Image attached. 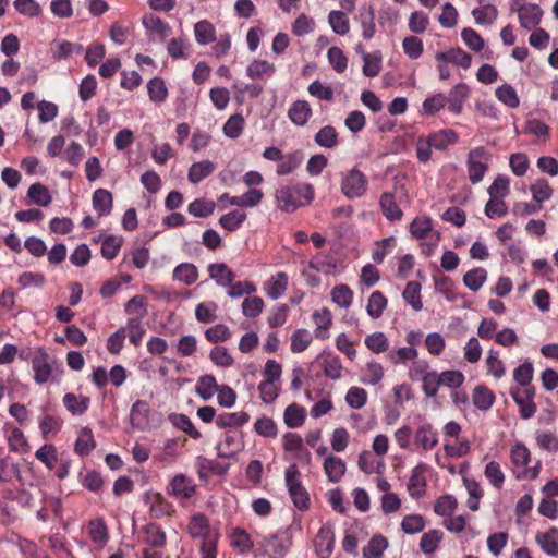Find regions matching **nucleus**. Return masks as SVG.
Returning a JSON list of instances; mask_svg holds the SVG:
<instances>
[{
	"label": "nucleus",
	"instance_id": "ea45409f",
	"mask_svg": "<svg viewBox=\"0 0 558 558\" xmlns=\"http://www.w3.org/2000/svg\"><path fill=\"white\" fill-rule=\"evenodd\" d=\"M275 73V65L266 60H254L246 68V75L252 78L270 77Z\"/></svg>",
	"mask_w": 558,
	"mask_h": 558
},
{
	"label": "nucleus",
	"instance_id": "ddd939ff",
	"mask_svg": "<svg viewBox=\"0 0 558 558\" xmlns=\"http://www.w3.org/2000/svg\"><path fill=\"white\" fill-rule=\"evenodd\" d=\"M32 368L34 371V380L39 384H46L51 374L52 366L49 363V355L46 351L40 350L32 360Z\"/></svg>",
	"mask_w": 558,
	"mask_h": 558
},
{
	"label": "nucleus",
	"instance_id": "09e8293b",
	"mask_svg": "<svg viewBox=\"0 0 558 558\" xmlns=\"http://www.w3.org/2000/svg\"><path fill=\"white\" fill-rule=\"evenodd\" d=\"M315 143L324 148H333L338 145V132L332 125L323 126L314 136Z\"/></svg>",
	"mask_w": 558,
	"mask_h": 558
},
{
	"label": "nucleus",
	"instance_id": "69168bd1",
	"mask_svg": "<svg viewBox=\"0 0 558 558\" xmlns=\"http://www.w3.org/2000/svg\"><path fill=\"white\" fill-rule=\"evenodd\" d=\"M48 547L59 557V558H69L71 556V551L68 547L65 536L61 533H54L47 537Z\"/></svg>",
	"mask_w": 558,
	"mask_h": 558
},
{
	"label": "nucleus",
	"instance_id": "e2e57ef3",
	"mask_svg": "<svg viewBox=\"0 0 558 558\" xmlns=\"http://www.w3.org/2000/svg\"><path fill=\"white\" fill-rule=\"evenodd\" d=\"M215 207V202L199 198L189 204L187 211L194 217L205 218L214 213Z\"/></svg>",
	"mask_w": 558,
	"mask_h": 558
},
{
	"label": "nucleus",
	"instance_id": "9d476101",
	"mask_svg": "<svg viewBox=\"0 0 558 558\" xmlns=\"http://www.w3.org/2000/svg\"><path fill=\"white\" fill-rule=\"evenodd\" d=\"M144 501L149 506V513L155 519L171 517L174 512L173 505L160 493L147 492L144 496Z\"/></svg>",
	"mask_w": 558,
	"mask_h": 558
},
{
	"label": "nucleus",
	"instance_id": "c9c22d12",
	"mask_svg": "<svg viewBox=\"0 0 558 558\" xmlns=\"http://www.w3.org/2000/svg\"><path fill=\"white\" fill-rule=\"evenodd\" d=\"M219 385L214 375H202L196 383L195 391L205 401L209 400L218 390Z\"/></svg>",
	"mask_w": 558,
	"mask_h": 558
},
{
	"label": "nucleus",
	"instance_id": "6e6552de",
	"mask_svg": "<svg viewBox=\"0 0 558 558\" xmlns=\"http://www.w3.org/2000/svg\"><path fill=\"white\" fill-rule=\"evenodd\" d=\"M490 154L484 147L470 150L468 156L469 179L473 184L481 182L488 169Z\"/></svg>",
	"mask_w": 558,
	"mask_h": 558
},
{
	"label": "nucleus",
	"instance_id": "37998d69",
	"mask_svg": "<svg viewBox=\"0 0 558 558\" xmlns=\"http://www.w3.org/2000/svg\"><path fill=\"white\" fill-rule=\"evenodd\" d=\"M198 278V270L195 265L182 263L173 270V279L187 286L193 284Z\"/></svg>",
	"mask_w": 558,
	"mask_h": 558
},
{
	"label": "nucleus",
	"instance_id": "5701e85b",
	"mask_svg": "<svg viewBox=\"0 0 558 558\" xmlns=\"http://www.w3.org/2000/svg\"><path fill=\"white\" fill-rule=\"evenodd\" d=\"M316 329L314 331L315 338L325 340L329 337V328L332 324V315L329 308L324 307L320 311H315L312 315Z\"/></svg>",
	"mask_w": 558,
	"mask_h": 558
},
{
	"label": "nucleus",
	"instance_id": "f3484780",
	"mask_svg": "<svg viewBox=\"0 0 558 558\" xmlns=\"http://www.w3.org/2000/svg\"><path fill=\"white\" fill-rule=\"evenodd\" d=\"M145 29L165 40L172 33L171 26L155 14H145L142 20Z\"/></svg>",
	"mask_w": 558,
	"mask_h": 558
},
{
	"label": "nucleus",
	"instance_id": "473e14b6",
	"mask_svg": "<svg viewBox=\"0 0 558 558\" xmlns=\"http://www.w3.org/2000/svg\"><path fill=\"white\" fill-rule=\"evenodd\" d=\"M250 421L246 412L221 413L216 417V425L219 428L240 427Z\"/></svg>",
	"mask_w": 558,
	"mask_h": 558
},
{
	"label": "nucleus",
	"instance_id": "864d4df0",
	"mask_svg": "<svg viewBox=\"0 0 558 558\" xmlns=\"http://www.w3.org/2000/svg\"><path fill=\"white\" fill-rule=\"evenodd\" d=\"M533 201L542 205L543 202L548 201L553 196V189L548 181L539 178L530 186Z\"/></svg>",
	"mask_w": 558,
	"mask_h": 558
},
{
	"label": "nucleus",
	"instance_id": "cd10ccee",
	"mask_svg": "<svg viewBox=\"0 0 558 558\" xmlns=\"http://www.w3.org/2000/svg\"><path fill=\"white\" fill-rule=\"evenodd\" d=\"M93 208L98 213L99 216L110 215L113 207L112 194L106 189H97L93 193Z\"/></svg>",
	"mask_w": 558,
	"mask_h": 558
},
{
	"label": "nucleus",
	"instance_id": "dca6fc26",
	"mask_svg": "<svg viewBox=\"0 0 558 558\" xmlns=\"http://www.w3.org/2000/svg\"><path fill=\"white\" fill-rule=\"evenodd\" d=\"M313 116V110L308 101L306 100H296L292 102L288 110V117L291 122L298 126H304L311 117Z\"/></svg>",
	"mask_w": 558,
	"mask_h": 558
},
{
	"label": "nucleus",
	"instance_id": "72a5a7b5",
	"mask_svg": "<svg viewBox=\"0 0 558 558\" xmlns=\"http://www.w3.org/2000/svg\"><path fill=\"white\" fill-rule=\"evenodd\" d=\"M304 159V155L301 150H295L283 155L280 163L277 166V174L278 175H287L293 172L296 168L300 167Z\"/></svg>",
	"mask_w": 558,
	"mask_h": 558
},
{
	"label": "nucleus",
	"instance_id": "e433bc0d",
	"mask_svg": "<svg viewBox=\"0 0 558 558\" xmlns=\"http://www.w3.org/2000/svg\"><path fill=\"white\" fill-rule=\"evenodd\" d=\"M215 170V165L209 160L194 162L187 172V179L191 183L197 184L209 177Z\"/></svg>",
	"mask_w": 558,
	"mask_h": 558
},
{
	"label": "nucleus",
	"instance_id": "de8ad7c7",
	"mask_svg": "<svg viewBox=\"0 0 558 558\" xmlns=\"http://www.w3.org/2000/svg\"><path fill=\"white\" fill-rule=\"evenodd\" d=\"M124 328H126L130 342L134 347H140L146 333V329L142 324V319H140V317H131L128 319L126 326Z\"/></svg>",
	"mask_w": 558,
	"mask_h": 558
},
{
	"label": "nucleus",
	"instance_id": "412c9836",
	"mask_svg": "<svg viewBox=\"0 0 558 558\" xmlns=\"http://www.w3.org/2000/svg\"><path fill=\"white\" fill-rule=\"evenodd\" d=\"M438 442L437 433L433 427L425 423L422 424L415 432L414 445L424 451L433 449Z\"/></svg>",
	"mask_w": 558,
	"mask_h": 558
},
{
	"label": "nucleus",
	"instance_id": "4c0bfd02",
	"mask_svg": "<svg viewBox=\"0 0 558 558\" xmlns=\"http://www.w3.org/2000/svg\"><path fill=\"white\" fill-rule=\"evenodd\" d=\"M195 39L199 45H208L216 40L215 26L207 20L198 21L194 25Z\"/></svg>",
	"mask_w": 558,
	"mask_h": 558
},
{
	"label": "nucleus",
	"instance_id": "4d7b16f0",
	"mask_svg": "<svg viewBox=\"0 0 558 558\" xmlns=\"http://www.w3.org/2000/svg\"><path fill=\"white\" fill-rule=\"evenodd\" d=\"M88 536L96 544H106L109 535L107 525L102 519L92 520L88 523Z\"/></svg>",
	"mask_w": 558,
	"mask_h": 558
},
{
	"label": "nucleus",
	"instance_id": "3c124183",
	"mask_svg": "<svg viewBox=\"0 0 558 558\" xmlns=\"http://www.w3.org/2000/svg\"><path fill=\"white\" fill-rule=\"evenodd\" d=\"M388 546V541L385 536L378 534L374 535L366 547L363 549L364 558H380L384 550Z\"/></svg>",
	"mask_w": 558,
	"mask_h": 558
},
{
	"label": "nucleus",
	"instance_id": "c85d7f7f",
	"mask_svg": "<svg viewBox=\"0 0 558 558\" xmlns=\"http://www.w3.org/2000/svg\"><path fill=\"white\" fill-rule=\"evenodd\" d=\"M360 22L362 26V36L368 40L374 37L376 33L375 25V10L371 4H363L360 8Z\"/></svg>",
	"mask_w": 558,
	"mask_h": 558
},
{
	"label": "nucleus",
	"instance_id": "39448f33",
	"mask_svg": "<svg viewBox=\"0 0 558 558\" xmlns=\"http://www.w3.org/2000/svg\"><path fill=\"white\" fill-rule=\"evenodd\" d=\"M286 485L289 495L295 508L300 511H306L311 506V499L307 490L303 486L300 476L301 473L296 464H291L286 470Z\"/></svg>",
	"mask_w": 558,
	"mask_h": 558
},
{
	"label": "nucleus",
	"instance_id": "6e6d98bb",
	"mask_svg": "<svg viewBox=\"0 0 558 558\" xmlns=\"http://www.w3.org/2000/svg\"><path fill=\"white\" fill-rule=\"evenodd\" d=\"M495 95L499 101L509 108L513 109L520 105V99L515 89L509 84H502L501 86L497 87Z\"/></svg>",
	"mask_w": 558,
	"mask_h": 558
},
{
	"label": "nucleus",
	"instance_id": "603ef678",
	"mask_svg": "<svg viewBox=\"0 0 558 558\" xmlns=\"http://www.w3.org/2000/svg\"><path fill=\"white\" fill-rule=\"evenodd\" d=\"M387 303L386 296L380 291H374L368 298L366 312L372 318H379Z\"/></svg>",
	"mask_w": 558,
	"mask_h": 558
},
{
	"label": "nucleus",
	"instance_id": "774afa93",
	"mask_svg": "<svg viewBox=\"0 0 558 558\" xmlns=\"http://www.w3.org/2000/svg\"><path fill=\"white\" fill-rule=\"evenodd\" d=\"M487 272L484 268H475L468 271L463 277L464 286L475 292L482 288L486 281Z\"/></svg>",
	"mask_w": 558,
	"mask_h": 558
},
{
	"label": "nucleus",
	"instance_id": "a19ab883",
	"mask_svg": "<svg viewBox=\"0 0 558 558\" xmlns=\"http://www.w3.org/2000/svg\"><path fill=\"white\" fill-rule=\"evenodd\" d=\"M95 447L96 442L94 440L92 430L88 427L82 428L75 441V452L82 457L88 456Z\"/></svg>",
	"mask_w": 558,
	"mask_h": 558
},
{
	"label": "nucleus",
	"instance_id": "052dcab7",
	"mask_svg": "<svg viewBox=\"0 0 558 558\" xmlns=\"http://www.w3.org/2000/svg\"><path fill=\"white\" fill-rule=\"evenodd\" d=\"M312 342V335L307 329L299 328L291 336V351L301 353L305 351Z\"/></svg>",
	"mask_w": 558,
	"mask_h": 558
},
{
	"label": "nucleus",
	"instance_id": "aec40b11",
	"mask_svg": "<svg viewBox=\"0 0 558 558\" xmlns=\"http://www.w3.org/2000/svg\"><path fill=\"white\" fill-rule=\"evenodd\" d=\"M150 409L149 404L145 400H137L132 404L130 411V420L132 426L137 429H145L148 426Z\"/></svg>",
	"mask_w": 558,
	"mask_h": 558
},
{
	"label": "nucleus",
	"instance_id": "2eb2a0df",
	"mask_svg": "<svg viewBox=\"0 0 558 558\" xmlns=\"http://www.w3.org/2000/svg\"><path fill=\"white\" fill-rule=\"evenodd\" d=\"M518 13L521 27L529 31L536 27L541 23L543 16V10L538 4L534 3L519 5Z\"/></svg>",
	"mask_w": 558,
	"mask_h": 558
},
{
	"label": "nucleus",
	"instance_id": "49530a36",
	"mask_svg": "<svg viewBox=\"0 0 558 558\" xmlns=\"http://www.w3.org/2000/svg\"><path fill=\"white\" fill-rule=\"evenodd\" d=\"M27 197L33 204L41 207L48 206L52 201L49 190L41 183L32 184L28 187Z\"/></svg>",
	"mask_w": 558,
	"mask_h": 558
},
{
	"label": "nucleus",
	"instance_id": "a211bd4d",
	"mask_svg": "<svg viewBox=\"0 0 558 558\" xmlns=\"http://www.w3.org/2000/svg\"><path fill=\"white\" fill-rule=\"evenodd\" d=\"M64 408L74 416L86 413L90 405V398L87 396H76L73 392H66L62 398Z\"/></svg>",
	"mask_w": 558,
	"mask_h": 558
},
{
	"label": "nucleus",
	"instance_id": "f257e3e1",
	"mask_svg": "<svg viewBox=\"0 0 558 558\" xmlns=\"http://www.w3.org/2000/svg\"><path fill=\"white\" fill-rule=\"evenodd\" d=\"M315 191L312 184L295 183L282 185L276 190L277 207L287 213H293L299 207L308 205L314 199Z\"/></svg>",
	"mask_w": 558,
	"mask_h": 558
},
{
	"label": "nucleus",
	"instance_id": "4468645a",
	"mask_svg": "<svg viewBox=\"0 0 558 558\" xmlns=\"http://www.w3.org/2000/svg\"><path fill=\"white\" fill-rule=\"evenodd\" d=\"M466 469V464L460 465V474L462 475L463 484L469 493V498L466 500V506L471 511H477L480 508V500L482 499L484 492L474 478H469L464 475V470Z\"/></svg>",
	"mask_w": 558,
	"mask_h": 558
},
{
	"label": "nucleus",
	"instance_id": "58836bf2",
	"mask_svg": "<svg viewBox=\"0 0 558 558\" xmlns=\"http://www.w3.org/2000/svg\"><path fill=\"white\" fill-rule=\"evenodd\" d=\"M473 404L481 411H487L495 402V395L485 386H476L472 395Z\"/></svg>",
	"mask_w": 558,
	"mask_h": 558
},
{
	"label": "nucleus",
	"instance_id": "13d9d810",
	"mask_svg": "<svg viewBox=\"0 0 558 558\" xmlns=\"http://www.w3.org/2000/svg\"><path fill=\"white\" fill-rule=\"evenodd\" d=\"M510 395L513 399V401L519 405L520 408V416L523 420L531 418L536 413L537 407L535 402H529L526 401L523 396L521 395V390L519 388H512L510 390Z\"/></svg>",
	"mask_w": 558,
	"mask_h": 558
},
{
	"label": "nucleus",
	"instance_id": "0e129e2a",
	"mask_svg": "<svg viewBox=\"0 0 558 558\" xmlns=\"http://www.w3.org/2000/svg\"><path fill=\"white\" fill-rule=\"evenodd\" d=\"M35 457L38 461L44 463L50 471L56 468L58 462V452L53 445H44L36 452Z\"/></svg>",
	"mask_w": 558,
	"mask_h": 558
},
{
	"label": "nucleus",
	"instance_id": "c756f323",
	"mask_svg": "<svg viewBox=\"0 0 558 558\" xmlns=\"http://www.w3.org/2000/svg\"><path fill=\"white\" fill-rule=\"evenodd\" d=\"M41 437L46 440L53 438L62 428L63 421L59 416L44 414L38 422Z\"/></svg>",
	"mask_w": 558,
	"mask_h": 558
},
{
	"label": "nucleus",
	"instance_id": "7c9ffc66",
	"mask_svg": "<svg viewBox=\"0 0 558 558\" xmlns=\"http://www.w3.org/2000/svg\"><path fill=\"white\" fill-rule=\"evenodd\" d=\"M324 471L330 482L337 483L345 473V463L339 457L329 456L324 461Z\"/></svg>",
	"mask_w": 558,
	"mask_h": 558
},
{
	"label": "nucleus",
	"instance_id": "a18cd8bd",
	"mask_svg": "<svg viewBox=\"0 0 558 558\" xmlns=\"http://www.w3.org/2000/svg\"><path fill=\"white\" fill-rule=\"evenodd\" d=\"M283 420L288 427L298 428L305 421V409L296 403H292L286 408Z\"/></svg>",
	"mask_w": 558,
	"mask_h": 558
},
{
	"label": "nucleus",
	"instance_id": "7ed1b4c3",
	"mask_svg": "<svg viewBox=\"0 0 558 558\" xmlns=\"http://www.w3.org/2000/svg\"><path fill=\"white\" fill-rule=\"evenodd\" d=\"M292 545L291 526L263 537L255 545V558H283Z\"/></svg>",
	"mask_w": 558,
	"mask_h": 558
},
{
	"label": "nucleus",
	"instance_id": "4be33fe9",
	"mask_svg": "<svg viewBox=\"0 0 558 558\" xmlns=\"http://www.w3.org/2000/svg\"><path fill=\"white\" fill-rule=\"evenodd\" d=\"M230 545L241 554L254 551L256 543L251 539V535L242 527H233L230 532Z\"/></svg>",
	"mask_w": 558,
	"mask_h": 558
},
{
	"label": "nucleus",
	"instance_id": "5fc2aeb1",
	"mask_svg": "<svg viewBox=\"0 0 558 558\" xmlns=\"http://www.w3.org/2000/svg\"><path fill=\"white\" fill-rule=\"evenodd\" d=\"M328 22L337 35L343 36L350 31V22L343 11H331L328 15Z\"/></svg>",
	"mask_w": 558,
	"mask_h": 558
},
{
	"label": "nucleus",
	"instance_id": "c03bdc74",
	"mask_svg": "<svg viewBox=\"0 0 558 558\" xmlns=\"http://www.w3.org/2000/svg\"><path fill=\"white\" fill-rule=\"evenodd\" d=\"M434 510L437 514L447 517L445 519V526L449 531H453V497L444 496L439 498L434 506Z\"/></svg>",
	"mask_w": 558,
	"mask_h": 558
},
{
	"label": "nucleus",
	"instance_id": "393cba45",
	"mask_svg": "<svg viewBox=\"0 0 558 558\" xmlns=\"http://www.w3.org/2000/svg\"><path fill=\"white\" fill-rule=\"evenodd\" d=\"M208 272L213 280L220 287H229L234 281L235 274L225 263H215L208 266Z\"/></svg>",
	"mask_w": 558,
	"mask_h": 558
},
{
	"label": "nucleus",
	"instance_id": "2f4dec72",
	"mask_svg": "<svg viewBox=\"0 0 558 558\" xmlns=\"http://www.w3.org/2000/svg\"><path fill=\"white\" fill-rule=\"evenodd\" d=\"M536 541L541 545L542 549L549 556L558 555V529L550 527L545 533H538Z\"/></svg>",
	"mask_w": 558,
	"mask_h": 558
},
{
	"label": "nucleus",
	"instance_id": "680f3d73",
	"mask_svg": "<svg viewBox=\"0 0 558 558\" xmlns=\"http://www.w3.org/2000/svg\"><path fill=\"white\" fill-rule=\"evenodd\" d=\"M123 240L113 234L105 236L101 243V256L107 260H112L118 255Z\"/></svg>",
	"mask_w": 558,
	"mask_h": 558
},
{
	"label": "nucleus",
	"instance_id": "f03ea898",
	"mask_svg": "<svg viewBox=\"0 0 558 558\" xmlns=\"http://www.w3.org/2000/svg\"><path fill=\"white\" fill-rule=\"evenodd\" d=\"M137 542L142 545L141 558H165L167 535L160 525L156 523L144 525Z\"/></svg>",
	"mask_w": 558,
	"mask_h": 558
},
{
	"label": "nucleus",
	"instance_id": "f704fd0d",
	"mask_svg": "<svg viewBox=\"0 0 558 558\" xmlns=\"http://www.w3.org/2000/svg\"><path fill=\"white\" fill-rule=\"evenodd\" d=\"M448 105L449 109H453V104L449 101V98L444 94H435L427 97L422 105V114L433 116L438 112L441 108Z\"/></svg>",
	"mask_w": 558,
	"mask_h": 558
},
{
	"label": "nucleus",
	"instance_id": "79ce46f5",
	"mask_svg": "<svg viewBox=\"0 0 558 558\" xmlns=\"http://www.w3.org/2000/svg\"><path fill=\"white\" fill-rule=\"evenodd\" d=\"M242 444L238 440L235 434L226 433L225 439L217 446L218 457L230 458L236 454L242 449Z\"/></svg>",
	"mask_w": 558,
	"mask_h": 558
},
{
	"label": "nucleus",
	"instance_id": "338daca9",
	"mask_svg": "<svg viewBox=\"0 0 558 558\" xmlns=\"http://www.w3.org/2000/svg\"><path fill=\"white\" fill-rule=\"evenodd\" d=\"M332 301L340 307H349L353 300V291L349 286L340 283L333 287L331 290Z\"/></svg>",
	"mask_w": 558,
	"mask_h": 558
},
{
	"label": "nucleus",
	"instance_id": "1a4fd4ad",
	"mask_svg": "<svg viewBox=\"0 0 558 558\" xmlns=\"http://www.w3.org/2000/svg\"><path fill=\"white\" fill-rule=\"evenodd\" d=\"M423 390L426 396L435 397L440 388L446 387L450 390V396L453 397V371H446L441 374L437 372H429L428 375L423 377Z\"/></svg>",
	"mask_w": 558,
	"mask_h": 558
},
{
	"label": "nucleus",
	"instance_id": "9b49d317",
	"mask_svg": "<svg viewBox=\"0 0 558 558\" xmlns=\"http://www.w3.org/2000/svg\"><path fill=\"white\" fill-rule=\"evenodd\" d=\"M315 549L319 558H329L335 548V533L330 524H324L316 537Z\"/></svg>",
	"mask_w": 558,
	"mask_h": 558
},
{
	"label": "nucleus",
	"instance_id": "bb28decb",
	"mask_svg": "<svg viewBox=\"0 0 558 558\" xmlns=\"http://www.w3.org/2000/svg\"><path fill=\"white\" fill-rule=\"evenodd\" d=\"M289 284V277L284 271L277 272L266 282V293L271 300L281 298Z\"/></svg>",
	"mask_w": 558,
	"mask_h": 558
},
{
	"label": "nucleus",
	"instance_id": "20e7f679",
	"mask_svg": "<svg viewBox=\"0 0 558 558\" xmlns=\"http://www.w3.org/2000/svg\"><path fill=\"white\" fill-rule=\"evenodd\" d=\"M531 461V453L523 444H517L511 449V462L513 464V475L517 480H535L541 471L542 462L536 461L535 465L527 468Z\"/></svg>",
	"mask_w": 558,
	"mask_h": 558
},
{
	"label": "nucleus",
	"instance_id": "bf43d9fd",
	"mask_svg": "<svg viewBox=\"0 0 558 558\" xmlns=\"http://www.w3.org/2000/svg\"><path fill=\"white\" fill-rule=\"evenodd\" d=\"M425 477L420 466H416L408 482V492L412 497H421L425 493Z\"/></svg>",
	"mask_w": 558,
	"mask_h": 558
},
{
	"label": "nucleus",
	"instance_id": "b1692460",
	"mask_svg": "<svg viewBox=\"0 0 558 558\" xmlns=\"http://www.w3.org/2000/svg\"><path fill=\"white\" fill-rule=\"evenodd\" d=\"M379 205L384 216L389 221H398L402 218L403 213L396 201V195L390 192H384L379 198Z\"/></svg>",
	"mask_w": 558,
	"mask_h": 558
},
{
	"label": "nucleus",
	"instance_id": "0eeeda50",
	"mask_svg": "<svg viewBox=\"0 0 558 558\" xmlns=\"http://www.w3.org/2000/svg\"><path fill=\"white\" fill-rule=\"evenodd\" d=\"M368 179L357 167L341 172V192L347 198L362 197L366 193Z\"/></svg>",
	"mask_w": 558,
	"mask_h": 558
},
{
	"label": "nucleus",
	"instance_id": "6ab92c4d",
	"mask_svg": "<svg viewBox=\"0 0 558 558\" xmlns=\"http://www.w3.org/2000/svg\"><path fill=\"white\" fill-rule=\"evenodd\" d=\"M317 361L320 363L326 377L333 380L341 377L342 364L339 356L324 351L318 355Z\"/></svg>",
	"mask_w": 558,
	"mask_h": 558
},
{
	"label": "nucleus",
	"instance_id": "f8f14e48",
	"mask_svg": "<svg viewBox=\"0 0 558 558\" xmlns=\"http://www.w3.org/2000/svg\"><path fill=\"white\" fill-rule=\"evenodd\" d=\"M168 493L183 499H190L196 490V486L191 477L184 474H177L169 483Z\"/></svg>",
	"mask_w": 558,
	"mask_h": 558
},
{
	"label": "nucleus",
	"instance_id": "a878e982",
	"mask_svg": "<svg viewBox=\"0 0 558 558\" xmlns=\"http://www.w3.org/2000/svg\"><path fill=\"white\" fill-rule=\"evenodd\" d=\"M187 529L193 538L201 537L203 538V542L207 538H213L210 536L209 521L203 513H195L192 515Z\"/></svg>",
	"mask_w": 558,
	"mask_h": 558
},
{
	"label": "nucleus",
	"instance_id": "423d86ee",
	"mask_svg": "<svg viewBox=\"0 0 558 558\" xmlns=\"http://www.w3.org/2000/svg\"><path fill=\"white\" fill-rule=\"evenodd\" d=\"M410 232L414 238L424 241L422 251L426 255L434 252L440 240L439 232L433 229L432 220L425 216H418L410 223Z\"/></svg>",
	"mask_w": 558,
	"mask_h": 558
},
{
	"label": "nucleus",
	"instance_id": "8fccbe9b",
	"mask_svg": "<svg viewBox=\"0 0 558 558\" xmlns=\"http://www.w3.org/2000/svg\"><path fill=\"white\" fill-rule=\"evenodd\" d=\"M402 296L414 311H421L423 307L421 301V283L417 281H409L402 292Z\"/></svg>",
	"mask_w": 558,
	"mask_h": 558
}]
</instances>
